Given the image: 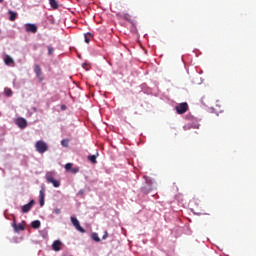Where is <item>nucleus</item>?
<instances>
[{
	"mask_svg": "<svg viewBox=\"0 0 256 256\" xmlns=\"http://www.w3.org/2000/svg\"><path fill=\"white\" fill-rule=\"evenodd\" d=\"M40 199H45V190L44 189H42V190H40Z\"/></svg>",
	"mask_w": 256,
	"mask_h": 256,
	"instance_id": "4be33fe9",
	"label": "nucleus"
},
{
	"mask_svg": "<svg viewBox=\"0 0 256 256\" xmlns=\"http://www.w3.org/2000/svg\"><path fill=\"white\" fill-rule=\"evenodd\" d=\"M0 3H3V0H0Z\"/></svg>",
	"mask_w": 256,
	"mask_h": 256,
	"instance_id": "c85d7f7f",
	"label": "nucleus"
},
{
	"mask_svg": "<svg viewBox=\"0 0 256 256\" xmlns=\"http://www.w3.org/2000/svg\"><path fill=\"white\" fill-rule=\"evenodd\" d=\"M71 173H73V174L79 173V167L72 168Z\"/></svg>",
	"mask_w": 256,
	"mask_h": 256,
	"instance_id": "5701e85b",
	"label": "nucleus"
},
{
	"mask_svg": "<svg viewBox=\"0 0 256 256\" xmlns=\"http://www.w3.org/2000/svg\"><path fill=\"white\" fill-rule=\"evenodd\" d=\"M152 189L151 184H147L141 188V191L147 195V193H151Z\"/></svg>",
	"mask_w": 256,
	"mask_h": 256,
	"instance_id": "9b49d317",
	"label": "nucleus"
},
{
	"mask_svg": "<svg viewBox=\"0 0 256 256\" xmlns=\"http://www.w3.org/2000/svg\"><path fill=\"white\" fill-rule=\"evenodd\" d=\"M8 13L10 15V20L11 21H15V19H17V13L16 12L10 10Z\"/></svg>",
	"mask_w": 256,
	"mask_h": 256,
	"instance_id": "2eb2a0df",
	"label": "nucleus"
},
{
	"mask_svg": "<svg viewBox=\"0 0 256 256\" xmlns=\"http://www.w3.org/2000/svg\"><path fill=\"white\" fill-rule=\"evenodd\" d=\"M35 149L37 153H47L49 151V146L43 140H39L35 143Z\"/></svg>",
	"mask_w": 256,
	"mask_h": 256,
	"instance_id": "f257e3e1",
	"label": "nucleus"
},
{
	"mask_svg": "<svg viewBox=\"0 0 256 256\" xmlns=\"http://www.w3.org/2000/svg\"><path fill=\"white\" fill-rule=\"evenodd\" d=\"M31 225H32L33 229H39L41 227V221L35 220L32 222Z\"/></svg>",
	"mask_w": 256,
	"mask_h": 256,
	"instance_id": "ddd939ff",
	"label": "nucleus"
},
{
	"mask_svg": "<svg viewBox=\"0 0 256 256\" xmlns=\"http://www.w3.org/2000/svg\"><path fill=\"white\" fill-rule=\"evenodd\" d=\"M4 63L5 65H11L14 63L13 58H11V56H6L4 59Z\"/></svg>",
	"mask_w": 256,
	"mask_h": 256,
	"instance_id": "f8f14e48",
	"label": "nucleus"
},
{
	"mask_svg": "<svg viewBox=\"0 0 256 256\" xmlns=\"http://www.w3.org/2000/svg\"><path fill=\"white\" fill-rule=\"evenodd\" d=\"M33 205H35V200H32L28 204L22 206V213H29L31 209H33Z\"/></svg>",
	"mask_w": 256,
	"mask_h": 256,
	"instance_id": "0eeeda50",
	"label": "nucleus"
},
{
	"mask_svg": "<svg viewBox=\"0 0 256 256\" xmlns=\"http://www.w3.org/2000/svg\"><path fill=\"white\" fill-rule=\"evenodd\" d=\"M91 237L93 241H96V243H99V241H101V238H99V235L97 233H92Z\"/></svg>",
	"mask_w": 256,
	"mask_h": 256,
	"instance_id": "a211bd4d",
	"label": "nucleus"
},
{
	"mask_svg": "<svg viewBox=\"0 0 256 256\" xmlns=\"http://www.w3.org/2000/svg\"><path fill=\"white\" fill-rule=\"evenodd\" d=\"M88 160H90L91 163L96 164L97 163V156L96 155H90V156H88Z\"/></svg>",
	"mask_w": 256,
	"mask_h": 256,
	"instance_id": "f3484780",
	"label": "nucleus"
},
{
	"mask_svg": "<svg viewBox=\"0 0 256 256\" xmlns=\"http://www.w3.org/2000/svg\"><path fill=\"white\" fill-rule=\"evenodd\" d=\"M16 125H18L20 129H25V127H27V120H25V118H18L16 120Z\"/></svg>",
	"mask_w": 256,
	"mask_h": 256,
	"instance_id": "6e6552de",
	"label": "nucleus"
},
{
	"mask_svg": "<svg viewBox=\"0 0 256 256\" xmlns=\"http://www.w3.org/2000/svg\"><path fill=\"white\" fill-rule=\"evenodd\" d=\"M91 40H89V37H87V35H85V43H89Z\"/></svg>",
	"mask_w": 256,
	"mask_h": 256,
	"instance_id": "bb28decb",
	"label": "nucleus"
},
{
	"mask_svg": "<svg viewBox=\"0 0 256 256\" xmlns=\"http://www.w3.org/2000/svg\"><path fill=\"white\" fill-rule=\"evenodd\" d=\"M175 109L178 115H183L189 110V105L186 102H183L176 106Z\"/></svg>",
	"mask_w": 256,
	"mask_h": 256,
	"instance_id": "f03ea898",
	"label": "nucleus"
},
{
	"mask_svg": "<svg viewBox=\"0 0 256 256\" xmlns=\"http://www.w3.org/2000/svg\"><path fill=\"white\" fill-rule=\"evenodd\" d=\"M4 93L6 97H11L13 95V90H11V88H5Z\"/></svg>",
	"mask_w": 256,
	"mask_h": 256,
	"instance_id": "dca6fc26",
	"label": "nucleus"
},
{
	"mask_svg": "<svg viewBox=\"0 0 256 256\" xmlns=\"http://www.w3.org/2000/svg\"><path fill=\"white\" fill-rule=\"evenodd\" d=\"M107 237H109V233L107 231H105L102 239H107Z\"/></svg>",
	"mask_w": 256,
	"mask_h": 256,
	"instance_id": "a878e982",
	"label": "nucleus"
},
{
	"mask_svg": "<svg viewBox=\"0 0 256 256\" xmlns=\"http://www.w3.org/2000/svg\"><path fill=\"white\" fill-rule=\"evenodd\" d=\"M54 213L56 215H60L61 214V209H59V208L54 209Z\"/></svg>",
	"mask_w": 256,
	"mask_h": 256,
	"instance_id": "393cba45",
	"label": "nucleus"
},
{
	"mask_svg": "<svg viewBox=\"0 0 256 256\" xmlns=\"http://www.w3.org/2000/svg\"><path fill=\"white\" fill-rule=\"evenodd\" d=\"M50 5L52 9H58L59 4L57 3V0H50Z\"/></svg>",
	"mask_w": 256,
	"mask_h": 256,
	"instance_id": "4468645a",
	"label": "nucleus"
},
{
	"mask_svg": "<svg viewBox=\"0 0 256 256\" xmlns=\"http://www.w3.org/2000/svg\"><path fill=\"white\" fill-rule=\"evenodd\" d=\"M61 109H62V111H65V109H67V106L66 105H62Z\"/></svg>",
	"mask_w": 256,
	"mask_h": 256,
	"instance_id": "cd10ccee",
	"label": "nucleus"
},
{
	"mask_svg": "<svg viewBox=\"0 0 256 256\" xmlns=\"http://www.w3.org/2000/svg\"><path fill=\"white\" fill-rule=\"evenodd\" d=\"M72 224L75 226V229L79 231L80 233H85V228L81 227V224L79 223V220H77L76 217H71Z\"/></svg>",
	"mask_w": 256,
	"mask_h": 256,
	"instance_id": "39448f33",
	"label": "nucleus"
},
{
	"mask_svg": "<svg viewBox=\"0 0 256 256\" xmlns=\"http://www.w3.org/2000/svg\"><path fill=\"white\" fill-rule=\"evenodd\" d=\"M27 33H37V25L35 24H26Z\"/></svg>",
	"mask_w": 256,
	"mask_h": 256,
	"instance_id": "1a4fd4ad",
	"label": "nucleus"
},
{
	"mask_svg": "<svg viewBox=\"0 0 256 256\" xmlns=\"http://www.w3.org/2000/svg\"><path fill=\"white\" fill-rule=\"evenodd\" d=\"M46 181H47V183H52V185L54 187H60V185H61L59 180H55V178H53V172H48L46 174Z\"/></svg>",
	"mask_w": 256,
	"mask_h": 256,
	"instance_id": "7ed1b4c3",
	"label": "nucleus"
},
{
	"mask_svg": "<svg viewBox=\"0 0 256 256\" xmlns=\"http://www.w3.org/2000/svg\"><path fill=\"white\" fill-rule=\"evenodd\" d=\"M62 147H69V139H64L61 141Z\"/></svg>",
	"mask_w": 256,
	"mask_h": 256,
	"instance_id": "6ab92c4d",
	"label": "nucleus"
},
{
	"mask_svg": "<svg viewBox=\"0 0 256 256\" xmlns=\"http://www.w3.org/2000/svg\"><path fill=\"white\" fill-rule=\"evenodd\" d=\"M48 49V55H53V53H55V49L51 46H47Z\"/></svg>",
	"mask_w": 256,
	"mask_h": 256,
	"instance_id": "aec40b11",
	"label": "nucleus"
},
{
	"mask_svg": "<svg viewBox=\"0 0 256 256\" xmlns=\"http://www.w3.org/2000/svg\"><path fill=\"white\" fill-rule=\"evenodd\" d=\"M34 73L36 75V77L39 79V81H43V72L41 71V66H39L38 64H36L34 66Z\"/></svg>",
	"mask_w": 256,
	"mask_h": 256,
	"instance_id": "423d86ee",
	"label": "nucleus"
},
{
	"mask_svg": "<svg viewBox=\"0 0 256 256\" xmlns=\"http://www.w3.org/2000/svg\"><path fill=\"white\" fill-rule=\"evenodd\" d=\"M12 227H13L15 233L25 231V221H22L20 224H17V222L15 221V218H14V220L12 222Z\"/></svg>",
	"mask_w": 256,
	"mask_h": 256,
	"instance_id": "20e7f679",
	"label": "nucleus"
},
{
	"mask_svg": "<svg viewBox=\"0 0 256 256\" xmlns=\"http://www.w3.org/2000/svg\"><path fill=\"white\" fill-rule=\"evenodd\" d=\"M45 205V198H40V207H43Z\"/></svg>",
	"mask_w": 256,
	"mask_h": 256,
	"instance_id": "b1692460",
	"label": "nucleus"
},
{
	"mask_svg": "<svg viewBox=\"0 0 256 256\" xmlns=\"http://www.w3.org/2000/svg\"><path fill=\"white\" fill-rule=\"evenodd\" d=\"M65 169H66V171H71L73 169V164L72 163H67L65 165Z\"/></svg>",
	"mask_w": 256,
	"mask_h": 256,
	"instance_id": "412c9836",
	"label": "nucleus"
},
{
	"mask_svg": "<svg viewBox=\"0 0 256 256\" xmlns=\"http://www.w3.org/2000/svg\"><path fill=\"white\" fill-rule=\"evenodd\" d=\"M61 245H63L61 240L54 241L53 244H52L53 251H61Z\"/></svg>",
	"mask_w": 256,
	"mask_h": 256,
	"instance_id": "9d476101",
	"label": "nucleus"
}]
</instances>
